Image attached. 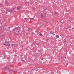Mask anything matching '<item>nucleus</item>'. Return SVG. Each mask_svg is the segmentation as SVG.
Wrapping results in <instances>:
<instances>
[{"instance_id": "obj_22", "label": "nucleus", "mask_w": 74, "mask_h": 74, "mask_svg": "<svg viewBox=\"0 0 74 74\" xmlns=\"http://www.w3.org/2000/svg\"><path fill=\"white\" fill-rule=\"evenodd\" d=\"M1 5H2V4H1Z\"/></svg>"}, {"instance_id": "obj_10", "label": "nucleus", "mask_w": 74, "mask_h": 74, "mask_svg": "<svg viewBox=\"0 0 74 74\" xmlns=\"http://www.w3.org/2000/svg\"><path fill=\"white\" fill-rule=\"evenodd\" d=\"M12 46H15V45L13 44H12Z\"/></svg>"}, {"instance_id": "obj_2", "label": "nucleus", "mask_w": 74, "mask_h": 74, "mask_svg": "<svg viewBox=\"0 0 74 74\" xmlns=\"http://www.w3.org/2000/svg\"><path fill=\"white\" fill-rule=\"evenodd\" d=\"M18 30V29L17 28H16L14 29H12V30L13 31V32H14L15 31V30Z\"/></svg>"}, {"instance_id": "obj_3", "label": "nucleus", "mask_w": 74, "mask_h": 74, "mask_svg": "<svg viewBox=\"0 0 74 74\" xmlns=\"http://www.w3.org/2000/svg\"><path fill=\"white\" fill-rule=\"evenodd\" d=\"M5 4H6L7 5H9V3H8L7 1H6L5 2Z\"/></svg>"}, {"instance_id": "obj_16", "label": "nucleus", "mask_w": 74, "mask_h": 74, "mask_svg": "<svg viewBox=\"0 0 74 74\" xmlns=\"http://www.w3.org/2000/svg\"><path fill=\"white\" fill-rule=\"evenodd\" d=\"M28 29H29V30H30V28H29Z\"/></svg>"}, {"instance_id": "obj_23", "label": "nucleus", "mask_w": 74, "mask_h": 74, "mask_svg": "<svg viewBox=\"0 0 74 74\" xmlns=\"http://www.w3.org/2000/svg\"><path fill=\"white\" fill-rule=\"evenodd\" d=\"M28 31H29V30H28Z\"/></svg>"}, {"instance_id": "obj_11", "label": "nucleus", "mask_w": 74, "mask_h": 74, "mask_svg": "<svg viewBox=\"0 0 74 74\" xmlns=\"http://www.w3.org/2000/svg\"><path fill=\"white\" fill-rule=\"evenodd\" d=\"M63 40L64 41V42H66V40H65V39H64Z\"/></svg>"}, {"instance_id": "obj_25", "label": "nucleus", "mask_w": 74, "mask_h": 74, "mask_svg": "<svg viewBox=\"0 0 74 74\" xmlns=\"http://www.w3.org/2000/svg\"><path fill=\"white\" fill-rule=\"evenodd\" d=\"M12 9H13V10H14V8H13Z\"/></svg>"}, {"instance_id": "obj_13", "label": "nucleus", "mask_w": 74, "mask_h": 74, "mask_svg": "<svg viewBox=\"0 0 74 74\" xmlns=\"http://www.w3.org/2000/svg\"><path fill=\"white\" fill-rule=\"evenodd\" d=\"M41 16H42H42H43V15H41Z\"/></svg>"}, {"instance_id": "obj_8", "label": "nucleus", "mask_w": 74, "mask_h": 74, "mask_svg": "<svg viewBox=\"0 0 74 74\" xmlns=\"http://www.w3.org/2000/svg\"><path fill=\"white\" fill-rule=\"evenodd\" d=\"M43 23H44V24H45L46 23V21L43 22Z\"/></svg>"}, {"instance_id": "obj_26", "label": "nucleus", "mask_w": 74, "mask_h": 74, "mask_svg": "<svg viewBox=\"0 0 74 74\" xmlns=\"http://www.w3.org/2000/svg\"><path fill=\"white\" fill-rule=\"evenodd\" d=\"M53 74H54V73H53Z\"/></svg>"}, {"instance_id": "obj_27", "label": "nucleus", "mask_w": 74, "mask_h": 74, "mask_svg": "<svg viewBox=\"0 0 74 74\" xmlns=\"http://www.w3.org/2000/svg\"><path fill=\"white\" fill-rule=\"evenodd\" d=\"M72 29H73V28H72Z\"/></svg>"}, {"instance_id": "obj_19", "label": "nucleus", "mask_w": 74, "mask_h": 74, "mask_svg": "<svg viewBox=\"0 0 74 74\" xmlns=\"http://www.w3.org/2000/svg\"><path fill=\"white\" fill-rule=\"evenodd\" d=\"M64 61H66V60H64Z\"/></svg>"}, {"instance_id": "obj_9", "label": "nucleus", "mask_w": 74, "mask_h": 74, "mask_svg": "<svg viewBox=\"0 0 74 74\" xmlns=\"http://www.w3.org/2000/svg\"><path fill=\"white\" fill-rule=\"evenodd\" d=\"M25 20H28V19H29L27 18H25Z\"/></svg>"}, {"instance_id": "obj_6", "label": "nucleus", "mask_w": 74, "mask_h": 74, "mask_svg": "<svg viewBox=\"0 0 74 74\" xmlns=\"http://www.w3.org/2000/svg\"><path fill=\"white\" fill-rule=\"evenodd\" d=\"M39 36H42V35L41 34H39Z\"/></svg>"}, {"instance_id": "obj_20", "label": "nucleus", "mask_w": 74, "mask_h": 74, "mask_svg": "<svg viewBox=\"0 0 74 74\" xmlns=\"http://www.w3.org/2000/svg\"><path fill=\"white\" fill-rule=\"evenodd\" d=\"M7 11H8V12H10L9 11H8V10Z\"/></svg>"}, {"instance_id": "obj_30", "label": "nucleus", "mask_w": 74, "mask_h": 74, "mask_svg": "<svg viewBox=\"0 0 74 74\" xmlns=\"http://www.w3.org/2000/svg\"><path fill=\"white\" fill-rule=\"evenodd\" d=\"M60 74H62V73H61Z\"/></svg>"}, {"instance_id": "obj_28", "label": "nucleus", "mask_w": 74, "mask_h": 74, "mask_svg": "<svg viewBox=\"0 0 74 74\" xmlns=\"http://www.w3.org/2000/svg\"><path fill=\"white\" fill-rule=\"evenodd\" d=\"M15 8H14V9H15Z\"/></svg>"}, {"instance_id": "obj_12", "label": "nucleus", "mask_w": 74, "mask_h": 74, "mask_svg": "<svg viewBox=\"0 0 74 74\" xmlns=\"http://www.w3.org/2000/svg\"><path fill=\"white\" fill-rule=\"evenodd\" d=\"M58 13V12H55V14H57Z\"/></svg>"}, {"instance_id": "obj_21", "label": "nucleus", "mask_w": 74, "mask_h": 74, "mask_svg": "<svg viewBox=\"0 0 74 74\" xmlns=\"http://www.w3.org/2000/svg\"><path fill=\"white\" fill-rule=\"evenodd\" d=\"M37 44V45H39V43H38V44Z\"/></svg>"}, {"instance_id": "obj_15", "label": "nucleus", "mask_w": 74, "mask_h": 74, "mask_svg": "<svg viewBox=\"0 0 74 74\" xmlns=\"http://www.w3.org/2000/svg\"><path fill=\"white\" fill-rule=\"evenodd\" d=\"M28 34H26V35H28Z\"/></svg>"}, {"instance_id": "obj_14", "label": "nucleus", "mask_w": 74, "mask_h": 74, "mask_svg": "<svg viewBox=\"0 0 74 74\" xmlns=\"http://www.w3.org/2000/svg\"><path fill=\"white\" fill-rule=\"evenodd\" d=\"M33 18H31V19H32V20H33Z\"/></svg>"}, {"instance_id": "obj_29", "label": "nucleus", "mask_w": 74, "mask_h": 74, "mask_svg": "<svg viewBox=\"0 0 74 74\" xmlns=\"http://www.w3.org/2000/svg\"><path fill=\"white\" fill-rule=\"evenodd\" d=\"M23 61V62H24V61Z\"/></svg>"}, {"instance_id": "obj_24", "label": "nucleus", "mask_w": 74, "mask_h": 74, "mask_svg": "<svg viewBox=\"0 0 74 74\" xmlns=\"http://www.w3.org/2000/svg\"><path fill=\"white\" fill-rule=\"evenodd\" d=\"M54 36H55V34H54Z\"/></svg>"}, {"instance_id": "obj_18", "label": "nucleus", "mask_w": 74, "mask_h": 74, "mask_svg": "<svg viewBox=\"0 0 74 74\" xmlns=\"http://www.w3.org/2000/svg\"><path fill=\"white\" fill-rule=\"evenodd\" d=\"M66 57L65 58V59H66Z\"/></svg>"}, {"instance_id": "obj_5", "label": "nucleus", "mask_w": 74, "mask_h": 74, "mask_svg": "<svg viewBox=\"0 0 74 74\" xmlns=\"http://www.w3.org/2000/svg\"><path fill=\"white\" fill-rule=\"evenodd\" d=\"M8 69V68L7 67H5L4 68V70H5V69Z\"/></svg>"}, {"instance_id": "obj_4", "label": "nucleus", "mask_w": 74, "mask_h": 74, "mask_svg": "<svg viewBox=\"0 0 74 74\" xmlns=\"http://www.w3.org/2000/svg\"><path fill=\"white\" fill-rule=\"evenodd\" d=\"M20 8H21V7H20V6L18 7L17 8V9L18 10H19V9H20Z\"/></svg>"}, {"instance_id": "obj_1", "label": "nucleus", "mask_w": 74, "mask_h": 74, "mask_svg": "<svg viewBox=\"0 0 74 74\" xmlns=\"http://www.w3.org/2000/svg\"><path fill=\"white\" fill-rule=\"evenodd\" d=\"M5 44H4V45L6 46H8V45H10V44L9 43V42H5Z\"/></svg>"}, {"instance_id": "obj_7", "label": "nucleus", "mask_w": 74, "mask_h": 74, "mask_svg": "<svg viewBox=\"0 0 74 74\" xmlns=\"http://www.w3.org/2000/svg\"><path fill=\"white\" fill-rule=\"evenodd\" d=\"M56 37L57 38H59V36L58 35H57L56 36Z\"/></svg>"}, {"instance_id": "obj_17", "label": "nucleus", "mask_w": 74, "mask_h": 74, "mask_svg": "<svg viewBox=\"0 0 74 74\" xmlns=\"http://www.w3.org/2000/svg\"><path fill=\"white\" fill-rule=\"evenodd\" d=\"M61 41L60 40H59V41Z\"/></svg>"}]
</instances>
